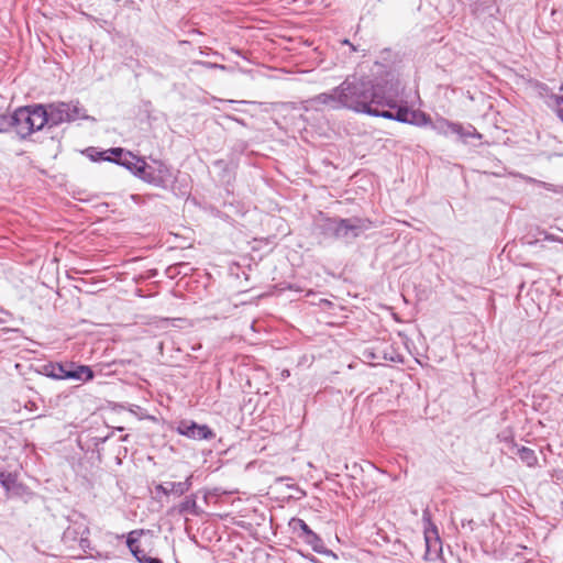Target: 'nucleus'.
<instances>
[{
  "instance_id": "obj_11",
  "label": "nucleus",
  "mask_w": 563,
  "mask_h": 563,
  "mask_svg": "<svg viewBox=\"0 0 563 563\" xmlns=\"http://www.w3.org/2000/svg\"><path fill=\"white\" fill-rule=\"evenodd\" d=\"M174 511H177L178 515L200 516L202 514V510L197 505L196 494L187 495L179 505L169 510V512Z\"/></svg>"
},
{
  "instance_id": "obj_18",
  "label": "nucleus",
  "mask_w": 563,
  "mask_h": 563,
  "mask_svg": "<svg viewBox=\"0 0 563 563\" xmlns=\"http://www.w3.org/2000/svg\"><path fill=\"white\" fill-rule=\"evenodd\" d=\"M136 531H132L131 533H129L128 536V539H126V545L128 548L130 549L131 553L133 554V556L135 558V560L139 562V563H142V554H146L144 552V550H142L139 545V540L136 538L133 537V534L135 533Z\"/></svg>"
},
{
  "instance_id": "obj_3",
  "label": "nucleus",
  "mask_w": 563,
  "mask_h": 563,
  "mask_svg": "<svg viewBox=\"0 0 563 563\" xmlns=\"http://www.w3.org/2000/svg\"><path fill=\"white\" fill-rule=\"evenodd\" d=\"M386 90L395 93L394 107L377 108L374 117L394 120L400 123H407L417 126H423L431 123L428 114L419 110H410L407 104H398L399 81L391 73L386 74Z\"/></svg>"
},
{
  "instance_id": "obj_5",
  "label": "nucleus",
  "mask_w": 563,
  "mask_h": 563,
  "mask_svg": "<svg viewBox=\"0 0 563 563\" xmlns=\"http://www.w3.org/2000/svg\"><path fill=\"white\" fill-rule=\"evenodd\" d=\"M108 152L111 155L110 162L125 167L133 175L142 179L145 168V161L143 158L135 156L133 153L122 147H112L108 150Z\"/></svg>"
},
{
  "instance_id": "obj_21",
  "label": "nucleus",
  "mask_w": 563,
  "mask_h": 563,
  "mask_svg": "<svg viewBox=\"0 0 563 563\" xmlns=\"http://www.w3.org/2000/svg\"><path fill=\"white\" fill-rule=\"evenodd\" d=\"M86 153L88 154L90 159L93 162H97V161L110 162L111 161V156L107 155L109 153L108 151L101 152V151H98L96 147H88L86 150Z\"/></svg>"
},
{
  "instance_id": "obj_4",
  "label": "nucleus",
  "mask_w": 563,
  "mask_h": 563,
  "mask_svg": "<svg viewBox=\"0 0 563 563\" xmlns=\"http://www.w3.org/2000/svg\"><path fill=\"white\" fill-rule=\"evenodd\" d=\"M13 130L16 135L25 140L32 133L45 128L44 104H32L18 108L11 113Z\"/></svg>"
},
{
  "instance_id": "obj_17",
  "label": "nucleus",
  "mask_w": 563,
  "mask_h": 563,
  "mask_svg": "<svg viewBox=\"0 0 563 563\" xmlns=\"http://www.w3.org/2000/svg\"><path fill=\"white\" fill-rule=\"evenodd\" d=\"M514 448H516V454L520 457L522 462H525L528 466H533L537 464L538 459L532 449H529L527 446H518L517 444H514Z\"/></svg>"
},
{
  "instance_id": "obj_24",
  "label": "nucleus",
  "mask_w": 563,
  "mask_h": 563,
  "mask_svg": "<svg viewBox=\"0 0 563 563\" xmlns=\"http://www.w3.org/2000/svg\"><path fill=\"white\" fill-rule=\"evenodd\" d=\"M192 475H189L184 482H178L181 487V494L185 495L192 486Z\"/></svg>"
},
{
  "instance_id": "obj_22",
  "label": "nucleus",
  "mask_w": 563,
  "mask_h": 563,
  "mask_svg": "<svg viewBox=\"0 0 563 563\" xmlns=\"http://www.w3.org/2000/svg\"><path fill=\"white\" fill-rule=\"evenodd\" d=\"M461 139L466 140L468 137H475V139H482V135L476 131V129L473 125H468L467 128H464L462 125V131L460 133H455Z\"/></svg>"
},
{
  "instance_id": "obj_6",
  "label": "nucleus",
  "mask_w": 563,
  "mask_h": 563,
  "mask_svg": "<svg viewBox=\"0 0 563 563\" xmlns=\"http://www.w3.org/2000/svg\"><path fill=\"white\" fill-rule=\"evenodd\" d=\"M172 178V172L167 164L162 161H153V164L145 162V168L142 180L157 187H166V184Z\"/></svg>"
},
{
  "instance_id": "obj_32",
  "label": "nucleus",
  "mask_w": 563,
  "mask_h": 563,
  "mask_svg": "<svg viewBox=\"0 0 563 563\" xmlns=\"http://www.w3.org/2000/svg\"><path fill=\"white\" fill-rule=\"evenodd\" d=\"M556 115L560 118V120L563 122V110L558 111Z\"/></svg>"
},
{
  "instance_id": "obj_28",
  "label": "nucleus",
  "mask_w": 563,
  "mask_h": 563,
  "mask_svg": "<svg viewBox=\"0 0 563 563\" xmlns=\"http://www.w3.org/2000/svg\"><path fill=\"white\" fill-rule=\"evenodd\" d=\"M322 551L321 552H318L319 554H324V555H330V556H333L334 559H336V555L333 553V551L327 549L324 547V543L322 542Z\"/></svg>"
},
{
  "instance_id": "obj_1",
  "label": "nucleus",
  "mask_w": 563,
  "mask_h": 563,
  "mask_svg": "<svg viewBox=\"0 0 563 563\" xmlns=\"http://www.w3.org/2000/svg\"><path fill=\"white\" fill-rule=\"evenodd\" d=\"M386 77L371 80L367 77L349 76L341 82L344 109L374 117L377 108L394 107L395 93L385 91Z\"/></svg>"
},
{
  "instance_id": "obj_8",
  "label": "nucleus",
  "mask_w": 563,
  "mask_h": 563,
  "mask_svg": "<svg viewBox=\"0 0 563 563\" xmlns=\"http://www.w3.org/2000/svg\"><path fill=\"white\" fill-rule=\"evenodd\" d=\"M176 431L192 440H211L216 433L207 424H199L191 420H181Z\"/></svg>"
},
{
  "instance_id": "obj_2",
  "label": "nucleus",
  "mask_w": 563,
  "mask_h": 563,
  "mask_svg": "<svg viewBox=\"0 0 563 563\" xmlns=\"http://www.w3.org/2000/svg\"><path fill=\"white\" fill-rule=\"evenodd\" d=\"M372 221L357 217L330 218L320 213L313 222L314 233L323 240H340L351 243L366 230L371 229Z\"/></svg>"
},
{
  "instance_id": "obj_26",
  "label": "nucleus",
  "mask_w": 563,
  "mask_h": 563,
  "mask_svg": "<svg viewBox=\"0 0 563 563\" xmlns=\"http://www.w3.org/2000/svg\"><path fill=\"white\" fill-rule=\"evenodd\" d=\"M142 563H164L161 559L152 558L148 556L147 554H142Z\"/></svg>"
},
{
  "instance_id": "obj_34",
  "label": "nucleus",
  "mask_w": 563,
  "mask_h": 563,
  "mask_svg": "<svg viewBox=\"0 0 563 563\" xmlns=\"http://www.w3.org/2000/svg\"><path fill=\"white\" fill-rule=\"evenodd\" d=\"M560 91H562V92H563V85L560 87Z\"/></svg>"
},
{
  "instance_id": "obj_20",
  "label": "nucleus",
  "mask_w": 563,
  "mask_h": 563,
  "mask_svg": "<svg viewBox=\"0 0 563 563\" xmlns=\"http://www.w3.org/2000/svg\"><path fill=\"white\" fill-rule=\"evenodd\" d=\"M0 485L10 492L16 486V479L11 473L0 472Z\"/></svg>"
},
{
  "instance_id": "obj_33",
  "label": "nucleus",
  "mask_w": 563,
  "mask_h": 563,
  "mask_svg": "<svg viewBox=\"0 0 563 563\" xmlns=\"http://www.w3.org/2000/svg\"><path fill=\"white\" fill-rule=\"evenodd\" d=\"M129 438V434H125L123 438H122V441H126Z\"/></svg>"
},
{
  "instance_id": "obj_10",
  "label": "nucleus",
  "mask_w": 563,
  "mask_h": 563,
  "mask_svg": "<svg viewBox=\"0 0 563 563\" xmlns=\"http://www.w3.org/2000/svg\"><path fill=\"white\" fill-rule=\"evenodd\" d=\"M340 89H341V84L338 87L333 88L329 92H322V93H319V95L312 97L309 100V103L311 104V107H313L316 109H319L318 108L319 106H327L333 110L343 109L344 100H343L342 91H340Z\"/></svg>"
},
{
  "instance_id": "obj_16",
  "label": "nucleus",
  "mask_w": 563,
  "mask_h": 563,
  "mask_svg": "<svg viewBox=\"0 0 563 563\" xmlns=\"http://www.w3.org/2000/svg\"><path fill=\"white\" fill-rule=\"evenodd\" d=\"M434 129L439 132V133H443V134H454V133H460L462 131V124L460 123H455V122H451L449 120H445V119H441L437 122V124L434 125Z\"/></svg>"
},
{
  "instance_id": "obj_23",
  "label": "nucleus",
  "mask_w": 563,
  "mask_h": 563,
  "mask_svg": "<svg viewBox=\"0 0 563 563\" xmlns=\"http://www.w3.org/2000/svg\"><path fill=\"white\" fill-rule=\"evenodd\" d=\"M13 129L11 114H0V133H7Z\"/></svg>"
},
{
  "instance_id": "obj_9",
  "label": "nucleus",
  "mask_w": 563,
  "mask_h": 563,
  "mask_svg": "<svg viewBox=\"0 0 563 563\" xmlns=\"http://www.w3.org/2000/svg\"><path fill=\"white\" fill-rule=\"evenodd\" d=\"M67 111H69V103L67 102H53L44 104V115L46 119L45 126L51 129L64 122H69Z\"/></svg>"
},
{
  "instance_id": "obj_13",
  "label": "nucleus",
  "mask_w": 563,
  "mask_h": 563,
  "mask_svg": "<svg viewBox=\"0 0 563 563\" xmlns=\"http://www.w3.org/2000/svg\"><path fill=\"white\" fill-rule=\"evenodd\" d=\"M69 365L48 363L43 366V373L54 379H67Z\"/></svg>"
},
{
  "instance_id": "obj_12",
  "label": "nucleus",
  "mask_w": 563,
  "mask_h": 563,
  "mask_svg": "<svg viewBox=\"0 0 563 563\" xmlns=\"http://www.w3.org/2000/svg\"><path fill=\"white\" fill-rule=\"evenodd\" d=\"M93 376L95 374L91 367L87 365H75V363L69 364L67 379L88 382L91 380Z\"/></svg>"
},
{
  "instance_id": "obj_31",
  "label": "nucleus",
  "mask_w": 563,
  "mask_h": 563,
  "mask_svg": "<svg viewBox=\"0 0 563 563\" xmlns=\"http://www.w3.org/2000/svg\"><path fill=\"white\" fill-rule=\"evenodd\" d=\"M544 239L549 240V241H556V238H554L553 235H550V234H545Z\"/></svg>"
},
{
  "instance_id": "obj_27",
  "label": "nucleus",
  "mask_w": 563,
  "mask_h": 563,
  "mask_svg": "<svg viewBox=\"0 0 563 563\" xmlns=\"http://www.w3.org/2000/svg\"><path fill=\"white\" fill-rule=\"evenodd\" d=\"M462 527L465 528V527H468L471 531L474 530V527H475V522L473 519H463L462 520Z\"/></svg>"
},
{
  "instance_id": "obj_19",
  "label": "nucleus",
  "mask_w": 563,
  "mask_h": 563,
  "mask_svg": "<svg viewBox=\"0 0 563 563\" xmlns=\"http://www.w3.org/2000/svg\"><path fill=\"white\" fill-rule=\"evenodd\" d=\"M67 112H68V117H69V122L78 120V119L90 120V117L85 113V110L79 106L78 102H76V103L69 102V111H67ZM91 120H95V119L91 118Z\"/></svg>"
},
{
  "instance_id": "obj_15",
  "label": "nucleus",
  "mask_w": 563,
  "mask_h": 563,
  "mask_svg": "<svg viewBox=\"0 0 563 563\" xmlns=\"http://www.w3.org/2000/svg\"><path fill=\"white\" fill-rule=\"evenodd\" d=\"M156 493H161L165 496H169L170 494L175 496H183L181 494V487L178 482H164L161 484H157L155 486Z\"/></svg>"
},
{
  "instance_id": "obj_7",
  "label": "nucleus",
  "mask_w": 563,
  "mask_h": 563,
  "mask_svg": "<svg viewBox=\"0 0 563 563\" xmlns=\"http://www.w3.org/2000/svg\"><path fill=\"white\" fill-rule=\"evenodd\" d=\"M289 527L297 533L298 538L303 540L305 543L311 547L314 552H321L322 539L310 529L305 520L300 518H292L289 521Z\"/></svg>"
},
{
  "instance_id": "obj_25",
  "label": "nucleus",
  "mask_w": 563,
  "mask_h": 563,
  "mask_svg": "<svg viewBox=\"0 0 563 563\" xmlns=\"http://www.w3.org/2000/svg\"><path fill=\"white\" fill-rule=\"evenodd\" d=\"M426 545H427L426 554H429L431 552V548L432 547L439 545V549H441V540H440L439 537H435L434 541L431 542V540L429 539L428 534H426Z\"/></svg>"
},
{
  "instance_id": "obj_14",
  "label": "nucleus",
  "mask_w": 563,
  "mask_h": 563,
  "mask_svg": "<svg viewBox=\"0 0 563 563\" xmlns=\"http://www.w3.org/2000/svg\"><path fill=\"white\" fill-rule=\"evenodd\" d=\"M539 88H540V93L544 95L552 101V102H548V104L550 107H552L556 113H558V111L563 110V95L558 96V95L550 92V88L545 84H541L539 86Z\"/></svg>"
},
{
  "instance_id": "obj_29",
  "label": "nucleus",
  "mask_w": 563,
  "mask_h": 563,
  "mask_svg": "<svg viewBox=\"0 0 563 563\" xmlns=\"http://www.w3.org/2000/svg\"><path fill=\"white\" fill-rule=\"evenodd\" d=\"M201 64L205 65L206 67H209V68H221V69L225 68L223 65H219V64H214V63H209V62H203Z\"/></svg>"
},
{
  "instance_id": "obj_30",
  "label": "nucleus",
  "mask_w": 563,
  "mask_h": 563,
  "mask_svg": "<svg viewBox=\"0 0 563 563\" xmlns=\"http://www.w3.org/2000/svg\"><path fill=\"white\" fill-rule=\"evenodd\" d=\"M309 560H310V562H312V563H322V562H320L317 558H314L313 555H310V556H309Z\"/></svg>"
}]
</instances>
